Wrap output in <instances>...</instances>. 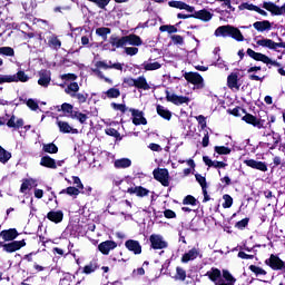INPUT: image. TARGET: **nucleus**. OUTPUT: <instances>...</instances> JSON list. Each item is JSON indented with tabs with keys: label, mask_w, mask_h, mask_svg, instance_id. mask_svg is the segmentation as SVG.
<instances>
[{
	"label": "nucleus",
	"mask_w": 285,
	"mask_h": 285,
	"mask_svg": "<svg viewBox=\"0 0 285 285\" xmlns=\"http://www.w3.org/2000/svg\"><path fill=\"white\" fill-rule=\"evenodd\" d=\"M206 276L209 277L215 285H235L237 279L233 277V274L228 271H223V278H222V271L218 268H212L206 273Z\"/></svg>",
	"instance_id": "f257e3e1"
},
{
	"label": "nucleus",
	"mask_w": 285,
	"mask_h": 285,
	"mask_svg": "<svg viewBox=\"0 0 285 285\" xmlns=\"http://www.w3.org/2000/svg\"><path fill=\"white\" fill-rule=\"evenodd\" d=\"M216 37H233V39H236V41H244V36L242 35V31L235 27L230 26H222L218 27L215 31Z\"/></svg>",
	"instance_id": "f03ea898"
},
{
	"label": "nucleus",
	"mask_w": 285,
	"mask_h": 285,
	"mask_svg": "<svg viewBox=\"0 0 285 285\" xmlns=\"http://www.w3.org/2000/svg\"><path fill=\"white\" fill-rule=\"evenodd\" d=\"M19 81L21 83L30 81V77L26 75V71L20 70L14 75L0 76V83H17Z\"/></svg>",
	"instance_id": "7ed1b4c3"
},
{
	"label": "nucleus",
	"mask_w": 285,
	"mask_h": 285,
	"mask_svg": "<svg viewBox=\"0 0 285 285\" xmlns=\"http://www.w3.org/2000/svg\"><path fill=\"white\" fill-rule=\"evenodd\" d=\"M247 55L255 61H262L263 63H266V66H275L276 68H279V66H282L279 62L269 59L268 56L256 52L253 49H247Z\"/></svg>",
	"instance_id": "20e7f679"
},
{
	"label": "nucleus",
	"mask_w": 285,
	"mask_h": 285,
	"mask_svg": "<svg viewBox=\"0 0 285 285\" xmlns=\"http://www.w3.org/2000/svg\"><path fill=\"white\" fill-rule=\"evenodd\" d=\"M149 242L154 250H164V248H168V242H166L164 236L159 234H151L149 237Z\"/></svg>",
	"instance_id": "39448f33"
},
{
	"label": "nucleus",
	"mask_w": 285,
	"mask_h": 285,
	"mask_svg": "<svg viewBox=\"0 0 285 285\" xmlns=\"http://www.w3.org/2000/svg\"><path fill=\"white\" fill-rule=\"evenodd\" d=\"M184 78L197 88H204V78L198 72H186Z\"/></svg>",
	"instance_id": "423d86ee"
},
{
	"label": "nucleus",
	"mask_w": 285,
	"mask_h": 285,
	"mask_svg": "<svg viewBox=\"0 0 285 285\" xmlns=\"http://www.w3.org/2000/svg\"><path fill=\"white\" fill-rule=\"evenodd\" d=\"M166 99L167 101H170L171 104H175V106H181V104H189L190 98L185 96H178L176 94H173L170 91H166Z\"/></svg>",
	"instance_id": "0eeeda50"
},
{
	"label": "nucleus",
	"mask_w": 285,
	"mask_h": 285,
	"mask_svg": "<svg viewBox=\"0 0 285 285\" xmlns=\"http://www.w3.org/2000/svg\"><path fill=\"white\" fill-rule=\"evenodd\" d=\"M153 174H154V179H156L157 181H160L163 186H168L169 184L168 179L170 177L168 174V169L158 168V169H155Z\"/></svg>",
	"instance_id": "6e6552de"
},
{
	"label": "nucleus",
	"mask_w": 285,
	"mask_h": 285,
	"mask_svg": "<svg viewBox=\"0 0 285 285\" xmlns=\"http://www.w3.org/2000/svg\"><path fill=\"white\" fill-rule=\"evenodd\" d=\"M266 264H267V266H271V268H273V271H284V268H285L284 261H282L279 257H277L273 254L271 255V257L268 259H266Z\"/></svg>",
	"instance_id": "1a4fd4ad"
},
{
	"label": "nucleus",
	"mask_w": 285,
	"mask_h": 285,
	"mask_svg": "<svg viewBox=\"0 0 285 285\" xmlns=\"http://www.w3.org/2000/svg\"><path fill=\"white\" fill-rule=\"evenodd\" d=\"M257 46H262V48H268L269 50H277V48H283L284 42H275L272 39L262 38L256 41Z\"/></svg>",
	"instance_id": "9d476101"
},
{
	"label": "nucleus",
	"mask_w": 285,
	"mask_h": 285,
	"mask_svg": "<svg viewBox=\"0 0 285 285\" xmlns=\"http://www.w3.org/2000/svg\"><path fill=\"white\" fill-rule=\"evenodd\" d=\"M23 246H26V240H14L9 244L2 245L3 250L6 253H14V252L19 250L20 248H23Z\"/></svg>",
	"instance_id": "9b49d317"
},
{
	"label": "nucleus",
	"mask_w": 285,
	"mask_h": 285,
	"mask_svg": "<svg viewBox=\"0 0 285 285\" xmlns=\"http://www.w3.org/2000/svg\"><path fill=\"white\" fill-rule=\"evenodd\" d=\"M38 85L42 86V88H48L50 86V81H52L51 73L48 70L39 71Z\"/></svg>",
	"instance_id": "f8f14e48"
},
{
	"label": "nucleus",
	"mask_w": 285,
	"mask_h": 285,
	"mask_svg": "<svg viewBox=\"0 0 285 285\" xmlns=\"http://www.w3.org/2000/svg\"><path fill=\"white\" fill-rule=\"evenodd\" d=\"M130 112L132 115V124L135 126H146V124H148V121L146 120V118L144 117V112L139 111L137 109H130Z\"/></svg>",
	"instance_id": "ddd939ff"
},
{
	"label": "nucleus",
	"mask_w": 285,
	"mask_h": 285,
	"mask_svg": "<svg viewBox=\"0 0 285 285\" xmlns=\"http://www.w3.org/2000/svg\"><path fill=\"white\" fill-rule=\"evenodd\" d=\"M263 8L268 10V12H272V14H285V4L279 8L273 2H264Z\"/></svg>",
	"instance_id": "4468645a"
},
{
	"label": "nucleus",
	"mask_w": 285,
	"mask_h": 285,
	"mask_svg": "<svg viewBox=\"0 0 285 285\" xmlns=\"http://www.w3.org/2000/svg\"><path fill=\"white\" fill-rule=\"evenodd\" d=\"M98 248L102 255H108L110 250H115V248H117V243L114 240H106L100 243Z\"/></svg>",
	"instance_id": "2eb2a0df"
},
{
	"label": "nucleus",
	"mask_w": 285,
	"mask_h": 285,
	"mask_svg": "<svg viewBox=\"0 0 285 285\" xmlns=\"http://www.w3.org/2000/svg\"><path fill=\"white\" fill-rule=\"evenodd\" d=\"M243 121H245L246 124H250L255 128H264V120L257 119V117L250 114L245 115L243 117Z\"/></svg>",
	"instance_id": "dca6fc26"
},
{
	"label": "nucleus",
	"mask_w": 285,
	"mask_h": 285,
	"mask_svg": "<svg viewBox=\"0 0 285 285\" xmlns=\"http://www.w3.org/2000/svg\"><path fill=\"white\" fill-rule=\"evenodd\" d=\"M127 193L129 195H136L137 197H148V195L150 194V190L141 186H135V187L128 188Z\"/></svg>",
	"instance_id": "f3484780"
},
{
	"label": "nucleus",
	"mask_w": 285,
	"mask_h": 285,
	"mask_svg": "<svg viewBox=\"0 0 285 285\" xmlns=\"http://www.w3.org/2000/svg\"><path fill=\"white\" fill-rule=\"evenodd\" d=\"M0 237H2L4 242H13V239H17V237H19V233L14 228L4 229L0 233Z\"/></svg>",
	"instance_id": "a211bd4d"
},
{
	"label": "nucleus",
	"mask_w": 285,
	"mask_h": 285,
	"mask_svg": "<svg viewBox=\"0 0 285 285\" xmlns=\"http://www.w3.org/2000/svg\"><path fill=\"white\" fill-rule=\"evenodd\" d=\"M125 246L135 255H141V245L139 244V242L129 239L125 243Z\"/></svg>",
	"instance_id": "6ab92c4d"
},
{
	"label": "nucleus",
	"mask_w": 285,
	"mask_h": 285,
	"mask_svg": "<svg viewBox=\"0 0 285 285\" xmlns=\"http://www.w3.org/2000/svg\"><path fill=\"white\" fill-rule=\"evenodd\" d=\"M227 86L230 90H239V75L233 72L227 77Z\"/></svg>",
	"instance_id": "aec40b11"
},
{
	"label": "nucleus",
	"mask_w": 285,
	"mask_h": 285,
	"mask_svg": "<svg viewBox=\"0 0 285 285\" xmlns=\"http://www.w3.org/2000/svg\"><path fill=\"white\" fill-rule=\"evenodd\" d=\"M245 164L249 168H255L256 170H262V173H266V170H268L266 163L257 161L255 159L245 160Z\"/></svg>",
	"instance_id": "412c9836"
},
{
	"label": "nucleus",
	"mask_w": 285,
	"mask_h": 285,
	"mask_svg": "<svg viewBox=\"0 0 285 285\" xmlns=\"http://www.w3.org/2000/svg\"><path fill=\"white\" fill-rule=\"evenodd\" d=\"M199 257V249L191 248L188 253H185L181 257L183 264H188V262H193Z\"/></svg>",
	"instance_id": "4be33fe9"
},
{
	"label": "nucleus",
	"mask_w": 285,
	"mask_h": 285,
	"mask_svg": "<svg viewBox=\"0 0 285 285\" xmlns=\"http://www.w3.org/2000/svg\"><path fill=\"white\" fill-rule=\"evenodd\" d=\"M57 126L60 132H65V134L72 132L73 135H77V132H79V130L72 128L70 124H68L67 121L57 120Z\"/></svg>",
	"instance_id": "5701e85b"
},
{
	"label": "nucleus",
	"mask_w": 285,
	"mask_h": 285,
	"mask_svg": "<svg viewBox=\"0 0 285 285\" xmlns=\"http://www.w3.org/2000/svg\"><path fill=\"white\" fill-rule=\"evenodd\" d=\"M168 6L170 8H177L178 10H186L187 12H193V10H195V8L190 7L189 4L183 1H169Z\"/></svg>",
	"instance_id": "b1692460"
},
{
	"label": "nucleus",
	"mask_w": 285,
	"mask_h": 285,
	"mask_svg": "<svg viewBox=\"0 0 285 285\" xmlns=\"http://www.w3.org/2000/svg\"><path fill=\"white\" fill-rule=\"evenodd\" d=\"M203 161L208 166L209 168H226L227 164L224 161L218 160H212L208 158V156L203 157Z\"/></svg>",
	"instance_id": "393cba45"
},
{
	"label": "nucleus",
	"mask_w": 285,
	"mask_h": 285,
	"mask_svg": "<svg viewBox=\"0 0 285 285\" xmlns=\"http://www.w3.org/2000/svg\"><path fill=\"white\" fill-rule=\"evenodd\" d=\"M38 186L37 179L27 178L22 180L20 193H26V190H30V188H36Z\"/></svg>",
	"instance_id": "a878e982"
},
{
	"label": "nucleus",
	"mask_w": 285,
	"mask_h": 285,
	"mask_svg": "<svg viewBox=\"0 0 285 285\" xmlns=\"http://www.w3.org/2000/svg\"><path fill=\"white\" fill-rule=\"evenodd\" d=\"M240 10H250L254 12H258V14H262L263 17H266V11L262 10L259 7L253 4V3H248V2H244L240 4Z\"/></svg>",
	"instance_id": "bb28decb"
},
{
	"label": "nucleus",
	"mask_w": 285,
	"mask_h": 285,
	"mask_svg": "<svg viewBox=\"0 0 285 285\" xmlns=\"http://www.w3.org/2000/svg\"><path fill=\"white\" fill-rule=\"evenodd\" d=\"M125 46H141V38L136 35H129L124 37Z\"/></svg>",
	"instance_id": "cd10ccee"
},
{
	"label": "nucleus",
	"mask_w": 285,
	"mask_h": 285,
	"mask_svg": "<svg viewBox=\"0 0 285 285\" xmlns=\"http://www.w3.org/2000/svg\"><path fill=\"white\" fill-rule=\"evenodd\" d=\"M47 218L55 224H60V222H63V212H49Z\"/></svg>",
	"instance_id": "c85d7f7f"
},
{
	"label": "nucleus",
	"mask_w": 285,
	"mask_h": 285,
	"mask_svg": "<svg viewBox=\"0 0 285 285\" xmlns=\"http://www.w3.org/2000/svg\"><path fill=\"white\" fill-rule=\"evenodd\" d=\"M156 110H157V114L159 115V117H163V119L170 121V119L173 117V112H170V110L166 109V107H164L161 105H157Z\"/></svg>",
	"instance_id": "c756f323"
},
{
	"label": "nucleus",
	"mask_w": 285,
	"mask_h": 285,
	"mask_svg": "<svg viewBox=\"0 0 285 285\" xmlns=\"http://www.w3.org/2000/svg\"><path fill=\"white\" fill-rule=\"evenodd\" d=\"M267 137L268 146H272L271 150H275V148H277V144H279V134L273 131L272 134H268Z\"/></svg>",
	"instance_id": "7c9ffc66"
},
{
	"label": "nucleus",
	"mask_w": 285,
	"mask_h": 285,
	"mask_svg": "<svg viewBox=\"0 0 285 285\" xmlns=\"http://www.w3.org/2000/svg\"><path fill=\"white\" fill-rule=\"evenodd\" d=\"M253 27L255 28V30H257L258 32H264V30H271V22L268 20H264V21H256Z\"/></svg>",
	"instance_id": "2f4dec72"
},
{
	"label": "nucleus",
	"mask_w": 285,
	"mask_h": 285,
	"mask_svg": "<svg viewBox=\"0 0 285 285\" xmlns=\"http://www.w3.org/2000/svg\"><path fill=\"white\" fill-rule=\"evenodd\" d=\"M115 168H130L132 166V161L128 158L117 159L114 163Z\"/></svg>",
	"instance_id": "473e14b6"
},
{
	"label": "nucleus",
	"mask_w": 285,
	"mask_h": 285,
	"mask_svg": "<svg viewBox=\"0 0 285 285\" xmlns=\"http://www.w3.org/2000/svg\"><path fill=\"white\" fill-rule=\"evenodd\" d=\"M40 165L45 166V168H57V163L50 156L42 157Z\"/></svg>",
	"instance_id": "72a5a7b5"
},
{
	"label": "nucleus",
	"mask_w": 285,
	"mask_h": 285,
	"mask_svg": "<svg viewBox=\"0 0 285 285\" xmlns=\"http://www.w3.org/2000/svg\"><path fill=\"white\" fill-rule=\"evenodd\" d=\"M135 88H140L141 90H150V86L148 81H146L145 77H138L135 82Z\"/></svg>",
	"instance_id": "f704fd0d"
},
{
	"label": "nucleus",
	"mask_w": 285,
	"mask_h": 285,
	"mask_svg": "<svg viewBox=\"0 0 285 285\" xmlns=\"http://www.w3.org/2000/svg\"><path fill=\"white\" fill-rule=\"evenodd\" d=\"M196 19H200L202 21H210L213 19V13L207 10H200L196 12Z\"/></svg>",
	"instance_id": "c9c22d12"
},
{
	"label": "nucleus",
	"mask_w": 285,
	"mask_h": 285,
	"mask_svg": "<svg viewBox=\"0 0 285 285\" xmlns=\"http://www.w3.org/2000/svg\"><path fill=\"white\" fill-rule=\"evenodd\" d=\"M141 66H142V69L147 70V71L159 70V68H161V63H159L157 61H155V62L145 61Z\"/></svg>",
	"instance_id": "e433bc0d"
},
{
	"label": "nucleus",
	"mask_w": 285,
	"mask_h": 285,
	"mask_svg": "<svg viewBox=\"0 0 285 285\" xmlns=\"http://www.w3.org/2000/svg\"><path fill=\"white\" fill-rule=\"evenodd\" d=\"M99 265L97 264V261H92L83 267L82 273H85V275H90L91 273H95V271H97Z\"/></svg>",
	"instance_id": "4c0bfd02"
},
{
	"label": "nucleus",
	"mask_w": 285,
	"mask_h": 285,
	"mask_svg": "<svg viewBox=\"0 0 285 285\" xmlns=\"http://www.w3.org/2000/svg\"><path fill=\"white\" fill-rule=\"evenodd\" d=\"M80 193H81V190H79V188L67 187L66 189H62L60 191V195H69L70 197H77V196H79Z\"/></svg>",
	"instance_id": "58836bf2"
},
{
	"label": "nucleus",
	"mask_w": 285,
	"mask_h": 285,
	"mask_svg": "<svg viewBox=\"0 0 285 285\" xmlns=\"http://www.w3.org/2000/svg\"><path fill=\"white\" fill-rule=\"evenodd\" d=\"M49 48H52L53 50H59L61 48V40L57 36H51L48 40Z\"/></svg>",
	"instance_id": "ea45409f"
},
{
	"label": "nucleus",
	"mask_w": 285,
	"mask_h": 285,
	"mask_svg": "<svg viewBox=\"0 0 285 285\" xmlns=\"http://www.w3.org/2000/svg\"><path fill=\"white\" fill-rule=\"evenodd\" d=\"M65 92L67 95H70L71 97H75L77 92H79V83L77 82H71L68 88L65 89Z\"/></svg>",
	"instance_id": "a19ab883"
},
{
	"label": "nucleus",
	"mask_w": 285,
	"mask_h": 285,
	"mask_svg": "<svg viewBox=\"0 0 285 285\" xmlns=\"http://www.w3.org/2000/svg\"><path fill=\"white\" fill-rule=\"evenodd\" d=\"M42 150L45 153H49V155H55L59 153V148L52 142L43 145Z\"/></svg>",
	"instance_id": "79ce46f5"
},
{
	"label": "nucleus",
	"mask_w": 285,
	"mask_h": 285,
	"mask_svg": "<svg viewBox=\"0 0 285 285\" xmlns=\"http://www.w3.org/2000/svg\"><path fill=\"white\" fill-rule=\"evenodd\" d=\"M71 119H77L79 124H86V121H88V115L76 110V112L71 115Z\"/></svg>",
	"instance_id": "37998d69"
},
{
	"label": "nucleus",
	"mask_w": 285,
	"mask_h": 285,
	"mask_svg": "<svg viewBox=\"0 0 285 285\" xmlns=\"http://www.w3.org/2000/svg\"><path fill=\"white\" fill-rule=\"evenodd\" d=\"M96 35H98V37H101L104 41H106V39H108V35H110V28H106V27L98 28L96 29Z\"/></svg>",
	"instance_id": "c03bdc74"
},
{
	"label": "nucleus",
	"mask_w": 285,
	"mask_h": 285,
	"mask_svg": "<svg viewBox=\"0 0 285 285\" xmlns=\"http://www.w3.org/2000/svg\"><path fill=\"white\" fill-rule=\"evenodd\" d=\"M61 110L67 114V117H70V118H72V114L76 112L75 107H72V105L68 102L62 104Z\"/></svg>",
	"instance_id": "a18cd8bd"
},
{
	"label": "nucleus",
	"mask_w": 285,
	"mask_h": 285,
	"mask_svg": "<svg viewBox=\"0 0 285 285\" xmlns=\"http://www.w3.org/2000/svg\"><path fill=\"white\" fill-rule=\"evenodd\" d=\"M120 95L121 91H119V89L117 88H110L106 91V96L108 97V99H117L118 97H120Z\"/></svg>",
	"instance_id": "49530a36"
},
{
	"label": "nucleus",
	"mask_w": 285,
	"mask_h": 285,
	"mask_svg": "<svg viewBox=\"0 0 285 285\" xmlns=\"http://www.w3.org/2000/svg\"><path fill=\"white\" fill-rule=\"evenodd\" d=\"M110 43L111 46H116V48H122V46H126L124 37L122 38L111 37Z\"/></svg>",
	"instance_id": "de8ad7c7"
},
{
	"label": "nucleus",
	"mask_w": 285,
	"mask_h": 285,
	"mask_svg": "<svg viewBox=\"0 0 285 285\" xmlns=\"http://www.w3.org/2000/svg\"><path fill=\"white\" fill-rule=\"evenodd\" d=\"M10 157H12V155L8 151H6V149H3L2 147H0V161L1 164H6Z\"/></svg>",
	"instance_id": "09e8293b"
},
{
	"label": "nucleus",
	"mask_w": 285,
	"mask_h": 285,
	"mask_svg": "<svg viewBox=\"0 0 285 285\" xmlns=\"http://www.w3.org/2000/svg\"><path fill=\"white\" fill-rule=\"evenodd\" d=\"M0 55L6 57H14V49L12 47H0Z\"/></svg>",
	"instance_id": "8fccbe9b"
},
{
	"label": "nucleus",
	"mask_w": 285,
	"mask_h": 285,
	"mask_svg": "<svg viewBox=\"0 0 285 285\" xmlns=\"http://www.w3.org/2000/svg\"><path fill=\"white\" fill-rule=\"evenodd\" d=\"M215 153L218 155H230V148L224 146H216Z\"/></svg>",
	"instance_id": "3c124183"
},
{
	"label": "nucleus",
	"mask_w": 285,
	"mask_h": 285,
	"mask_svg": "<svg viewBox=\"0 0 285 285\" xmlns=\"http://www.w3.org/2000/svg\"><path fill=\"white\" fill-rule=\"evenodd\" d=\"M176 279H180V282H184L186 279V271L184 268H176Z\"/></svg>",
	"instance_id": "603ef678"
},
{
	"label": "nucleus",
	"mask_w": 285,
	"mask_h": 285,
	"mask_svg": "<svg viewBox=\"0 0 285 285\" xmlns=\"http://www.w3.org/2000/svg\"><path fill=\"white\" fill-rule=\"evenodd\" d=\"M224 199V204H223V208H230V206H233V197H230V195L226 194L223 196Z\"/></svg>",
	"instance_id": "864d4df0"
},
{
	"label": "nucleus",
	"mask_w": 285,
	"mask_h": 285,
	"mask_svg": "<svg viewBox=\"0 0 285 285\" xmlns=\"http://www.w3.org/2000/svg\"><path fill=\"white\" fill-rule=\"evenodd\" d=\"M249 271H252V273H255V275H266V271L255 265H250Z\"/></svg>",
	"instance_id": "5fc2aeb1"
},
{
	"label": "nucleus",
	"mask_w": 285,
	"mask_h": 285,
	"mask_svg": "<svg viewBox=\"0 0 285 285\" xmlns=\"http://www.w3.org/2000/svg\"><path fill=\"white\" fill-rule=\"evenodd\" d=\"M160 32H169V35H173L177 32V29L175 28V26H161Z\"/></svg>",
	"instance_id": "6e6d98bb"
},
{
	"label": "nucleus",
	"mask_w": 285,
	"mask_h": 285,
	"mask_svg": "<svg viewBox=\"0 0 285 285\" xmlns=\"http://www.w3.org/2000/svg\"><path fill=\"white\" fill-rule=\"evenodd\" d=\"M183 204L185 205H190V206H197V199L193 197L191 195L187 196L184 200Z\"/></svg>",
	"instance_id": "4d7b16f0"
},
{
	"label": "nucleus",
	"mask_w": 285,
	"mask_h": 285,
	"mask_svg": "<svg viewBox=\"0 0 285 285\" xmlns=\"http://www.w3.org/2000/svg\"><path fill=\"white\" fill-rule=\"evenodd\" d=\"M94 72H95L96 77H98L99 79H105L106 83H112V80L110 78H106L104 76V72H101V70L94 69Z\"/></svg>",
	"instance_id": "13d9d810"
},
{
	"label": "nucleus",
	"mask_w": 285,
	"mask_h": 285,
	"mask_svg": "<svg viewBox=\"0 0 285 285\" xmlns=\"http://www.w3.org/2000/svg\"><path fill=\"white\" fill-rule=\"evenodd\" d=\"M125 52H126V55H129L130 57H135V55H137V52H139V48H137V47H126Z\"/></svg>",
	"instance_id": "bf43d9fd"
},
{
	"label": "nucleus",
	"mask_w": 285,
	"mask_h": 285,
	"mask_svg": "<svg viewBox=\"0 0 285 285\" xmlns=\"http://www.w3.org/2000/svg\"><path fill=\"white\" fill-rule=\"evenodd\" d=\"M27 106L30 110H39V104H37L35 99L27 100Z\"/></svg>",
	"instance_id": "052dcab7"
},
{
	"label": "nucleus",
	"mask_w": 285,
	"mask_h": 285,
	"mask_svg": "<svg viewBox=\"0 0 285 285\" xmlns=\"http://www.w3.org/2000/svg\"><path fill=\"white\" fill-rule=\"evenodd\" d=\"M72 181H73L76 188H78V190H83V184L81 183V179L79 177L73 176Z\"/></svg>",
	"instance_id": "680f3d73"
},
{
	"label": "nucleus",
	"mask_w": 285,
	"mask_h": 285,
	"mask_svg": "<svg viewBox=\"0 0 285 285\" xmlns=\"http://www.w3.org/2000/svg\"><path fill=\"white\" fill-rule=\"evenodd\" d=\"M196 181H198V184L202 186L203 190L206 189V177L197 174Z\"/></svg>",
	"instance_id": "e2e57ef3"
},
{
	"label": "nucleus",
	"mask_w": 285,
	"mask_h": 285,
	"mask_svg": "<svg viewBox=\"0 0 285 285\" xmlns=\"http://www.w3.org/2000/svg\"><path fill=\"white\" fill-rule=\"evenodd\" d=\"M76 99H78L79 104H86L88 99V94H75Z\"/></svg>",
	"instance_id": "0e129e2a"
},
{
	"label": "nucleus",
	"mask_w": 285,
	"mask_h": 285,
	"mask_svg": "<svg viewBox=\"0 0 285 285\" xmlns=\"http://www.w3.org/2000/svg\"><path fill=\"white\" fill-rule=\"evenodd\" d=\"M171 40L174 41V43H177L178 46H184V37L179 35L171 36Z\"/></svg>",
	"instance_id": "69168bd1"
},
{
	"label": "nucleus",
	"mask_w": 285,
	"mask_h": 285,
	"mask_svg": "<svg viewBox=\"0 0 285 285\" xmlns=\"http://www.w3.org/2000/svg\"><path fill=\"white\" fill-rule=\"evenodd\" d=\"M111 108H114V110H119L120 112H126V105L124 104L119 105V104L112 102Z\"/></svg>",
	"instance_id": "338daca9"
},
{
	"label": "nucleus",
	"mask_w": 285,
	"mask_h": 285,
	"mask_svg": "<svg viewBox=\"0 0 285 285\" xmlns=\"http://www.w3.org/2000/svg\"><path fill=\"white\" fill-rule=\"evenodd\" d=\"M196 120L198 121L199 126L202 127V130L206 128V117L199 115L196 117Z\"/></svg>",
	"instance_id": "774afa93"
}]
</instances>
